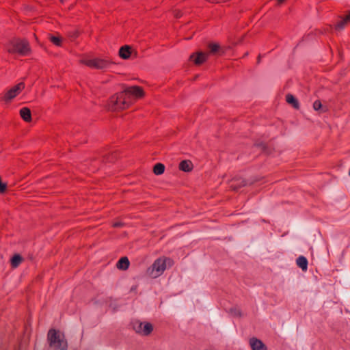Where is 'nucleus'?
I'll return each instance as SVG.
<instances>
[{"instance_id":"nucleus-32","label":"nucleus","mask_w":350,"mask_h":350,"mask_svg":"<svg viewBox=\"0 0 350 350\" xmlns=\"http://www.w3.org/2000/svg\"><path fill=\"white\" fill-rule=\"evenodd\" d=\"M349 176H350V169H349Z\"/></svg>"},{"instance_id":"nucleus-14","label":"nucleus","mask_w":350,"mask_h":350,"mask_svg":"<svg viewBox=\"0 0 350 350\" xmlns=\"http://www.w3.org/2000/svg\"><path fill=\"white\" fill-rule=\"evenodd\" d=\"M131 48L129 46H122L120 49L119 55L122 59H126L131 55Z\"/></svg>"},{"instance_id":"nucleus-6","label":"nucleus","mask_w":350,"mask_h":350,"mask_svg":"<svg viewBox=\"0 0 350 350\" xmlns=\"http://www.w3.org/2000/svg\"><path fill=\"white\" fill-rule=\"evenodd\" d=\"M133 327L137 333L143 336L149 335L153 330L152 324L148 322L137 321L133 323Z\"/></svg>"},{"instance_id":"nucleus-4","label":"nucleus","mask_w":350,"mask_h":350,"mask_svg":"<svg viewBox=\"0 0 350 350\" xmlns=\"http://www.w3.org/2000/svg\"><path fill=\"white\" fill-rule=\"evenodd\" d=\"M48 337L51 347L57 350H66L67 343L59 332L51 329L49 332Z\"/></svg>"},{"instance_id":"nucleus-25","label":"nucleus","mask_w":350,"mask_h":350,"mask_svg":"<svg viewBox=\"0 0 350 350\" xmlns=\"http://www.w3.org/2000/svg\"><path fill=\"white\" fill-rule=\"evenodd\" d=\"M174 14H175L176 17L178 18L181 16L182 14H181L180 11L178 10V11H175Z\"/></svg>"},{"instance_id":"nucleus-12","label":"nucleus","mask_w":350,"mask_h":350,"mask_svg":"<svg viewBox=\"0 0 350 350\" xmlns=\"http://www.w3.org/2000/svg\"><path fill=\"white\" fill-rule=\"evenodd\" d=\"M208 48L210 49V53L212 54H223L224 51L221 48V46L217 43H211L208 44Z\"/></svg>"},{"instance_id":"nucleus-28","label":"nucleus","mask_w":350,"mask_h":350,"mask_svg":"<svg viewBox=\"0 0 350 350\" xmlns=\"http://www.w3.org/2000/svg\"><path fill=\"white\" fill-rule=\"evenodd\" d=\"M228 0H219V1L218 2H215V3H220L221 2H226V1H228Z\"/></svg>"},{"instance_id":"nucleus-26","label":"nucleus","mask_w":350,"mask_h":350,"mask_svg":"<svg viewBox=\"0 0 350 350\" xmlns=\"http://www.w3.org/2000/svg\"><path fill=\"white\" fill-rule=\"evenodd\" d=\"M206 1L208 2H211V3H215V2L219 1V0H206Z\"/></svg>"},{"instance_id":"nucleus-22","label":"nucleus","mask_w":350,"mask_h":350,"mask_svg":"<svg viewBox=\"0 0 350 350\" xmlns=\"http://www.w3.org/2000/svg\"><path fill=\"white\" fill-rule=\"evenodd\" d=\"M347 22H349V21L346 20V17L343 18L342 21H339L336 26V29L338 31H340L343 29L347 24Z\"/></svg>"},{"instance_id":"nucleus-5","label":"nucleus","mask_w":350,"mask_h":350,"mask_svg":"<svg viewBox=\"0 0 350 350\" xmlns=\"http://www.w3.org/2000/svg\"><path fill=\"white\" fill-rule=\"evenodd\" d=\"M80 62L89 67L100 70L108 68L109 65V62L107 60L100 58L83 57Z\"/></svg>"},{"instance_id":"nucleus-24","label":"nucleus","mask_w":350,"mask_h":350,"mask_svg":"<svg viewBox=\"0 0 350 350\" xmlns=\"http://www.w3.org/2000/svg\"><path fill=\"white\" fill-rule=\"evenodd\" d=\"M123 225L124 224L122 222H116L113 224L114 227H122V226H123Z\"/></svg>"},{"instance_id":"nucleus-8","label":"nucleus","mask_w":350,"mask_h":350,"mask_svg":"<svg viewBox=\"0 0 350 350\" xmlns=\"http://www.w3.org/2000/svg\"><path fill=\"white\" fill-rule=\"evenodd\" d=\"M208 56V53L198 51L196 53L191 54L189 58L191 60L193 61L195 64L200 65L207 59Z\"/></svg>"},{"instance_id":"nucleus-17","label":"nucleus","mask_w":350,"mask_h":350,"mask_svg":"<svg viewBox=\"0 0 350 350\" xmlns=\"http://www.w3.org/2000/svg\"><path fill=\"white\" fill-rule=\"evenodd\" d=\"M313 109L314 110L319 111L320 113L324 112L327 110L325 106H323L321 102L319 100H316L313 103Z\"/></svg>"},{"instance_id":"nucleus-15","label":"nucleus","mask_w":350,"mask_h":350,"mask_svg":"<svg viewBox=\"0 0 350 350\" xmlns=\"http://www.w3.org/2000/svg\"><path fill=\"white\" fill-rule=\"evenodd\" d=\"M192 163L189 160H184L180 163L179 168L182 171L188 172L192 170Z\"/></svg>"},{"instance_id":"nucleus-1","label":"nucleus","mask_w":350,"mask_h":350,"mask_svg":"<svg viewBox=\"0 0 350 350\" xmlns=\"http://www.w3.org/2000/svg\"><path fill=\"white\" fill-rule=\"evenodd\" d=\"M172 265V260L168 258H159L147 270V274L152 278H157L163 274L167 267Z\"/></svg>"},{"instance_id":"nucleus-30","label":"nucleus","mask_w":350,"mask_h":350,"mask_svg":"<svg viewBox=\"0 0 350 350\" xmlns=\"http://www.w3.org/2000/svg\"><path fill=\"white\" fill-rule=\"evenodd\" d=\"M280 2H282L284 0H278Z\"/></svg>"},{"instance_id":"nucleus-13","label":"nucleus","mask_w":350,"mask_h":350,"mask_svg":"<svg viewBox=\"0 0 350 350\" xmlns=\"http://www.w3.org/2000/svg\"><path fill=\"white\" fill-rule=\"evenodd\" d=\"M129 264L128 258L122 257L118 261L116 266L119 269L126 270L129 268Z\"/></svg>"},{"instance_id":"nucleus-23","label":"nucleus","mask_w":350,"mask_h":350,"mask_svg":"<svg viewBox=\"0 0 350 350\" xmlns=\"http://www.w3.org/2000/svg\"><path fill=\"white\" fill-rule=\"evenodd\" d=\"M51 41L57 46H60L62 42V38L59 36H51L50 37Z\"/></svg>"},{"instance_id":"nucleus-10","label":"nucleus","mask_w":350,"mask_h":350,"mask_svg":"<svg viewBox=\"0 0 350 350\" xmlns=\"http://www.w3.org/2000/svg\"><path fill=\"white\" fill-rule=\"evenodd\" d=\"M250 343L252 350H266L265 345L260 340L252 338Z\"/></svg>"},{"instance_id":"nucleus-27","label":"nucleus","mask_w":350,"mask_h":350,"mask_svg":"<svg viewBox=\"0 0 350 350\" xmlns=\"http://www.w3.org/2000/svg\"><path fill=\"white\" fill-rule=\"evenodd\" d=\"M346 20L350 21V12L346 16Z\"/></svg>"},{"instance_id":"nucleus-21","label":"nucleus","mask_w":350,"mask_h":350,"mask_svg":"<svg viewBox=\"0 0 350 350\" xmlns=\"http://www.w3.org/2000/svg\"><path fill=\"white\" fill-rule=\"evenodd\" d=\"M228 312L232 314L234 317H241V312L237 307H232L229 308Z\"/></svg>"},{"instance_id":"nucleus-18","label":"nucleus","mask_w":350,"mask_h":350,"mask_svg":"<svg viewBox=\"0 0 350 350\" xmlns=\"http://www.w3.org/2000/svg\"><path fill=\"white\" fill-rule=\"evenodd\" d=\"M286 102L292 105L295 108L299 107V103L297 99L292 94H287L286 96Z\"/></svg>"},{"instance_id":"nucleus-11","label":"nucleus","mask_w":350,"mask_h":350,"mask_svg":"<svg viewBox=\"0 0 350 350\" xmlns=\"http://www.w3.org/2000/svg\"><path fill=\"white\" fill-rule=\"evenodd\" d=\"M20 114L21 118L25 121V122H30L31 120V111L27 107H23L20 110Z\"/></svg>"},{"instance_id":"nucleus-16","label":"nucleus","mask_w":350,"mask_h":350,"mask_svg":"<svg viewBox=\"0 0 350 350\" xmlns=\"http://www.w3.org/2000/svg\"><path fill=\"white\" fill-rule=\"evenodd\" d=\"M297 265L303 271H306L308 268V260L306 258L303 256H300L297 259Z\"/></svg>"},{"instance_id":"nucleus-31","label":"nucleus","mask_w":350,"mask_h":350,"mask_svg":"<svg viewBox=\"0 0 350 350\" xmlns=\"http://www.w3.org/2000/svg\"><path fill=\"white\" fill-rule=\"evenodd\" d=\"M60 1H61L62 2H64V1H65L66 0H60Z\"/></svg>"},{"instance_id":"nucleus-19","label":"nucleus","mask_w":350,"mask_h":350,"mask_svg":"<svg viewBox=\"0 0 350 350\" xmlns=\"http://www.w3.org/2000/svg\"><path fill=\"white\" fill-rule=\"evenodd\" d=\"M165 166L161 163H157L153 167V172L156 175H161L164 172Z\"/></svg>"},{"instance_id":"nucleus-2","label":"nucleus","mask_w":350,"mask_h":350,"mask_svg":"<svg viewBox=\"0 0 350 350\" xmlns=\"http://www.w3.org/2000/svg\"><path fill=\"white\" fill-rule=\"evenodd\" d=\"M130 105L125 92L123 91L112 96L107 104V109L111 111H119L126 109Z\"/></svg>"},{"instance_id":"nucleus-9","label":"nucleus","mask_w":350,"mask_h":350,"mask_svg":"<svg viewBox=\"0 0 350 350\" xmlns=\"http://www.w3.org/2000/svg\"><path fill=\"white\" fill-rule=\"evenodd\" d=\"M123 92H125L126 96L127 94H130L136 98H141L144 95V92L143 90L140 87H138V86H133V87H129V88H125L123 90Z\"/></svg>"},{"instance_id":"nucleus-20","label":"nucleus","mask_w":350,"mask_h":350,"mask_svg":"<svg viewBox=\"0 0 350 350\" xmlns=\"http://www.w3.org/2000/svg\"><path fill=\"white\" fill-rule=\"evenodd\" d=\"M22 261V257L19 254L14 255L11 259V265L12 267H17Z\"/></svg>"},{"instance_id":"nucleus-3","label":"nucleus","mask_w":350,"mask_h":350,"mask_svg":"<svg viewBox=\"0 0 350 350\" xmlns=\"http://www.w3.org/2000/svg\"><path fill=\"white\" fill-rule=\"evenodd\" d=\"M6 49L10 53H17L22 56L27 55L30 52L29 42L25 39L10 41L6 46Z\"/></svg>"},{"instance_id":"nucleus-7","label":"nucleus","mask_w":350,"mask_h":350,"mask_svg":"<svg viewBox=\"0 0 350 350\" xmlns=\"http://www.w3.org/2000/svg\"><path fill=\"white\" fill-rule=\"evenodd\" d=\"M24 88L25 84L23 83H19L16 85L14 86L6 92L5 95V100L6 101L11 100L15 98L21 92V91L24 89Z\"/></svg>"},{"instance_id":"nucleus-29","label":"nucleus","mask_w":350,"mask_h":350,"mask_svg":"<svg viewBox=\"0 0 350 350\" xmlns=\"http://www.w3.org/2000/svg\"><path fill=\"white\" fill-rule=\"evenodd\" d=\"M247 183L245 181H243V185H245Z\"/></svg>"}]
</instances>
